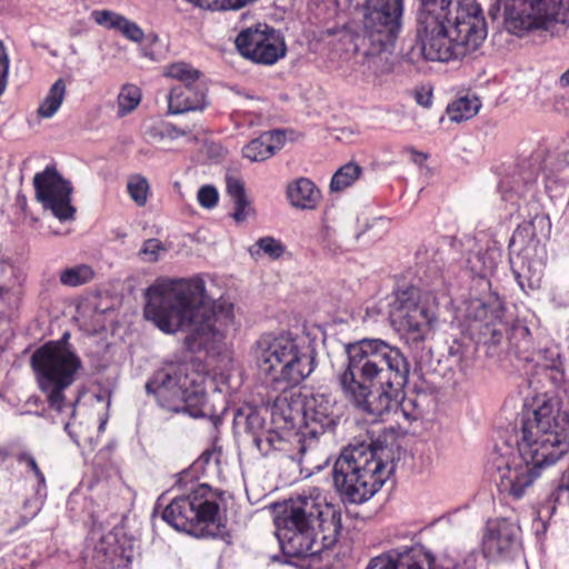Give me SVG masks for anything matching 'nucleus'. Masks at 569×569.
Instances as JSON below:
<instances>
[{
	"instance_id": "obj_1",
	"label": "nucleus",
	"mask_w": 569,
	"mask_h": 569,
	"mask_svg": "<svg viewBox=\"0 0 569 569\" xmlns=\"http://www.w3.org/2000/svg\"><path fill=\"white\" fill-rule=\"evenodd\" d=\"M513 432L515 446L496 443L486 469L500 492L520 499L569 450V393H533Z\"/></svg>"
},
{
	"instance_id": "obj_2",
	"label": "nucleus",
	"mask_w": 569,
	"mask_h": 569,
	"mask_svg": "<svg viewBox=\"0 0 569 569\" xmlns=\"http://www.w3.org/2000/svg\"><path fill=\"white\" fill-rule=\"evenodd\" d=\"M144 298V318L163 333L188 332L190 348H210L233 323L232 305L212 303L199 277L158 278L146 289Z\"/></svg>"
},
{
	"instance_id": "obj_3",
	"label": "nucleus",
	"mask_w": 569,
	"mask_h": 569,
	"mask_svg": "<svg viewBox=\"0 0 569 569\" xmlns=\"http://www.w3.org/2000/svg\"><path fill=\"white\" fill-rule=\"evenodd\" d=\"M419 23L423 28L422 56L430 61L462 59L487 37L482 10L476 0H423Z\"/></svg>"
},
{
	"instance_id": "obj_4",
	"label": "nucleus",
	"mask_w": 569,
	"mask_h": 569,
	"mask_svg": "<svg viewBox=\"0 0 569 569\" xmlns=\"http://www.w3.org/2000/svg\"><path fill=\"white\" fill-rule=\"evenodd\" d=\"M348 366L339 380L345 391H402L410 365L398 347L382 339L365 338L346 347Z\"/></svg>"
},
{
	"instance_id": "obj_5",
	"label": "nucleus",
	"mask_w": 569,
	"mask_h": 569,
	"mask_svg": "<svg viewBox=\"0 0 569 569\" xmlns=\"http://www.w3.org/2000/svg\"><path fill=\"white\" fill-rule=\"evenodd\" d=\"M325 499L318 488H312L290 498L274 509L276 536L282 552L288 557L306 558L330 548L337 538V530L323 535L318 541L316 526H322Z\"/></svg>"
},
{
	"instance_id": "obj_6",
	"label": "nucleus",
	"mask_w": 569,
	"mask_h": 569,
	"mask_svg": "<svg viewBox=\"0 0 569 569\" xmlns=\"http://www.w3.org/2000/svg\"><path fill=\"white\" fill-rule=\"evenodd\" d=\"M393 472L385 449L370 445L348 446L333 466V482L341 497L351 503L372 498Z\"/></svg>"
},
{
	"instance_id": "obj_7",
	"label": "nucleus",
	"mask_w": 569,
	"mask_h": 569,
	"mask_svg": "<svg viewBox=\"0 0 569 569\" xmlns=\"http://www.w3.org/2000/svg\"><path fill=\"white\" fill-rule=\"evenodd\" d=\"M260 373L287 389L298 387L315 369V352L306 338L290 333L262 335L252 347Z\"/></svg>"
},
{
	"instance_id": "obj_8",
	"label": "nucleus",
	"mask_w": 569,
	"mask_h": 569,
	"mask_svg": "<svg viewBox=\"0 0 569 569\" xmlns=\"http://www.w3.org/2000/svg\"><path fill=\"white\" fill-rule=\"evenodd\" d=\"M162 519L176 530L198 538H218L226 531L220 507L204 483L198 485L190 496L173 499L163 510Z\"/></svg>"
},
{
	"instance_id": "obj_9",
	"label": "nucleus",
	"mask_w": 569,
	"mask_h": 569,
	"mask_svg": "<svg viewBox=\"0 0 569 569\" xmlns=\"http://www.w3.org/2000/svg\"><path fill=\"white\" fill-rule=\"evenodd\" d=\"M437 310L438 301L433 293L407 287L395 293L389 305V319L408 342L419 343L437 321Z\"/></svg>"
},
{
	"instance_id": "obj_10",
	"label": "nucleus",
	"mask_w": 569,
	"mask_h": 569,
	"mask_svg": "<svg viewBox=\"0 0 569 569\" xmlns=\"http://www.w3.org/2000/svg\"><path fill=\"white\" fill-rule=\"evenodd\" d=\"M346 1L362 8V42L369 47L365 54L376 56L391 49L400 31L403 0Z\"/></svg>"
},
{
	"instance_id": "obj_11",
	"label": "nucleus",
	"mask_w": 569,
	"mask_h": 569,
	"mask_svg": "<svg viewBox=\"0 0 569 569\" xmlns=\"http://www.w3.org/2000/svg\"><path fill=\"white\" fill-rule=\"evenodd\" d=\"M501 9L506 29L520 36L530 30H551L556 24L566 23L569 0H497V12Z\"/></svg>"
},
{
	"instance_id": "obj_12",
	"label": "nucleus",
	"mask_w": 569,
	"mask_h": 569,
	"mask_svg": "<svg viewBox=\"0 0 569 569\" xmlns=\"http://www.w3.org/2000/svg\"><path fill=\"white\" fill-rule=\"evenodd\" d=\"M31 366L41 389L63 391L74 381L81 361L64 345L48 342L33 352Z\"/></svg>"
},
{
	"instance_id": "obj_13",
	"label": "nucleus",
	"mask_w": 569,
	"mask_h": 569,
	"mask_svg": "<svg viewBox=\"0 0 569 569\" xmlns=\"http://www.w3.org/2000/svg\"><path fill=\"white\" fill-rule=\"evenodd\" d=\"M475 553L468 555L462 562L443 556L436 559L422 546L391 550L372 558L366 569H476Z\"/></svg>"
},
{
	"instance_id": "obj_14",
	"label": "nucleus",
	"mask_w": 569,
	"mask_h": 569,
	"mask_svg": "<svg viewBox=\"0 0 569 569\" xmlns=\"http://www.w3.org/2000/svg\"><path fill=\"white\" fill-rule=\"evenodd\" d=\"M236 47L246 59L264 66L274 64L287 52L281 33L262 23L242 30L236 38Z\"/></svg>"
},
{
	"instance_id": "obj_15",
	"label": "nucleus",
	"mask_w": 569,
	"mask_h": 569,
	"mask_svg": "<svg viewBox=\"0 0 569 569\" xmlns=\"http://www.w3.org/2000/svg\"><path fill=\"white\" fill-rule=\"evenodd\" d=\"M36 199L44 210L60 221L73 220L76 208L71 204L72 186L53 167H47L33 178Z\"/></svg>"
},
{
	"instance_id": "obj_16",
	"label": "nucleus",
	"mask_w": 569,
	"mask_h": 569,
	"mask_svg": "<svg viewBox=\"0 0 569 569\" xmlns=\"http://www.w3.org/2000/svg\"><path fill=\"white\" fill-rule=\"evenodd\" d=\"M481 547L483 556L490 560L511 557L520 548V527L506 518L489 520L482 535Z\"/></svg>"
},
{
	"instance_id": "obj_17",
	"label": "nucleus",
	"mask_w": 569,
	"mask_h": 569,
	"mask_svg": "<svg viewBox=\"0 0 569 569\" xmlns=\"http://www.w3.org/2000/svg\"><path fill=\"white\" fill-rule=\"evenodd\" d=\"M348 401L371 422L391 417L393 393H346Z\"/></svg>"
},
{
	"instance_id": "obj_18",
	"label": "nucleus",
	"mask_w": 569,
	"mask_h": 569,
	"mask_svg": "<svg viewBox=\"0 0 569 569\" xmlns=\"http://www.w3.org/2000/svg\"><path fill=\"white\" fill-rule=\"evenodd\" d=\"M160 407L172 412H184L192 418L208 415L206 393H154Z\"/></svg>"
},
{
	"instance_id": "obj_19",
	"label": "nucleus",
	"mask_w": 569,
	"mask_h": 569,
	"mask_svg": "<svg viewBox=\"0 0 569 569\" xmlns=\"http://www.w3.org/2000/svg\"><path fill=\"white\" fill-rule=\"evenodd\" d=\"M206 106V93L196 84L176 86L168 94V110L171 114L203 110Z\"/></svg>"
},
{
	"instance_id": "obj_20",
	"label": "nucleus",
	"mask_w": 569,
	"mask_h": 569,
	"mask_svg": "<svg viewBox=\"0 0 569 569\" xmlns=\"http://www.w3.org/2000/svg\"><path fill=\"white\" fill-rule=\"evenodd\" d=\"M533 250L535 248L528 246L521 250L516 260L511 261L513 264V273L521 289H525L526 286L530 289L540 286L543 261L542 257H532Z\"/></svg>"
},
{
	"instance_id": "obj_21",
	"label": "nucleus",
	"mask_w": 569,
	"mask_h": 569,
	"mask_svg": "<svg viewBox=\"0 0 569 569\" xmlns=\"http://www.w3.org/2000/svg\"><path fill=\"white\" fill-rule=\"evenodd\" d=\"M94 22L106 29L119 32L127 40L141 43L146 36L138 23L111 10H94L91 13Z\"/></svg>"
},
{
	"instance_id": "obj_22",
	"label": "nucleus",
	"mask_w": 569,
	"mask_h": 569,
	"mask_svg": "<svg viewBox=\"0 0 569 569\" xmlns=\"http://www.w3.org/2000/svg\"><path fill=\"white\" fill-rule=\"evenodd\" d=\"M193 387V381L186 373V367L171 365L154 372L146 383V391H190Z\"/></svg>"
},
{
	"instance_id": "obj_23",
	"label": "nucleus",
	"mask_w": 569,
	"mask_h": 569,
	"mask_svg": "<svg viewBox=\"0 0 569 569\" xmlns=\"http://www.w3.org/2000/svg\"><path fill=\"white\" fill-rule=\"evenodd\" d=\"M284 143V136L280 130L267 131L252 139L242 149V154L250 161H264L272 157Z\"/></svg>"
},
{
	"instance_id": "obj_24",
	"label": "nucleus",
	"mask_w": 569,
	"mask_h": 569,
	"mask_svg": "<svg viewBox=\"0 0 569 569\" xmlns=\"http://www.w3.org/2000/svg\"><path fill=\"white\" fill-rule=\"evenodd\" d=\"M286 193L289 203L301 210H313L321 200V191L308 178H298L290 182Z\"/></svg>"
},
{
	"instance_id": "obj_25",
	"label": "nucleus",
	"mask_w": 569,
	"mask_h": 569,
	"mask_svg": "<svg viewBox=\"0 0 569 569\" xmlns=\"http://www.w3.org/2000/svg\"><path fill=\"white\" fill-rule=\"evenodd\" d=\"M226 183L227 192L234 204L232 217L237 222H243L254 214V209L246 194L244 186L242 181L236 177H227Z\"/></svg>"
},
{
	"instance_id": "obj_26",
	"label": "nucleus",
	"mask_w": 569,
	"mask_h": 569,
	"mask_svg": "<svg viewBox=\"0 0 569 569\" xmlns=\"http://www.w3.org/2000/svg\"><path fill=\"white\" fill-rule=\"evenodd\" d=\"M66 83L58 79L49 89L48 93L38 107L37 114L42 119L52 118L60 109L66 97Z\"/></svg>"
},
{
	"instance_id": "obj_27",
	"label": "nucleus",
	"mask_w": 569,
	"mask_h": 569,
	"mask_svg": "<svg viewBox=\"0 0 569 569\" xmlns=\"http://www.w3.org/2000/svg\"><path fill=\"white\" fill-rule=\"evenodd\" d=\"M480 107L477 97H461L448 104L447 114L452 122H461L475 117Z\"/></svg>"
},
{
	"instance_id": "obj_28",
	"label": "nucleus",
	"mask_w": 569,
	"mask_h": 569,
	"mask_svg": "<svg viewBox=\"0 0 569 569\" xmlns=\"http://www.w3.org/2000/svg\"><path fill=\"white\" fill-rule=\"evenodd\" d=\"M301 393H291L288 397V393L279 395L271 407V415L273 417L280 416L284 422H291L295 420L296 415H299L301 409L300 403Z\"/></svg>"
},
{
	"instance_id": "obj_29",
	"label": "nucleus",
	"mask_w": 569,
	"mask_h": 569,
	"mask_svg": "<svg viewBox=\"0 0 569 569\" xmlns=\"http://www.w3.org/2000/svg\"><path fill=\"white\" fill-rule=\"evenodd\" d=\"M362 168L356 162H348L340 167L331 178L330 191L341 192L350 188L361 176Z\"/></svg>"
},
{
	"instance_id": "obj_30",
	"label": "nucleus",
	"mask_w": 569,
	"mask_h": 569,
	"mask_svg": "<svg viewBox=\"0 0 569 569\" xmlns=\"http://www.w3.org/2000/svg\"><path fill=\"white\" fill-rule=\"evenodd\" d=\"M419 393H393L395 410L391 417H403L405 420L411 421L417 420L421 410L419 408Z\"/></svg>"
},
{
	"instance_id": "obj_31",
	"label": "nucleus",
	"mask_w": 569,
	"mask_h": 569,
	"mask_svg": "<svg viewBox=\"0 0 569 569\" xmlns=\"http://www.w3.org/2000/svg\"><path fill=\"white\" fill-rule=\"evenodd\" d=\"M141 98L142 94L139 87L132 83L123 84L117 97L118 117L122 118L136 110L141 102Z\"/></svg>"
},
{
	"instance_id": "obj_32",
	"label": "nucleus",
	"mask_w": 569,
	"mask_h": 569,
	"mask_svg": "<svg viewBox=\"0 0 569 569\" xmlns=\"http://www.w3.org/2000/svg\"><path fill=\"white\" fill-rule=\"evenodd\" d=\"M94 271L89 264H76L60 272L59 280L62 286L74 288L90 282Z\"/></svg>"
},
{
	"instance_id": "obj_33",
	"label": "nucleus",
	"mask_w": 569,
	"mask_h": 569,
	"mask_svg": "<svg viewBox=\"0 0 569 569\" xmlns=\"http://www.w3.org/2000/svg\"><path fill=\"white\" fill-rule=\"evenodd\" d=\"M0 271L6 282L4 286L0 284V296L21 288L26 281V273L23 270L10 261H1Z\"/></svg>"
},
{
	"instance_id": "obj_34",
	"label": "nucleus",
	"mask_w": 569,
	"mask_h": 569,
	"mask_svg": "<svg viewBox=\"0 0 569 569\" xmlns=\"http://www.w3.org/2000/svg\"><path fill=\"white\" fill-rule=\"evenodd\" d=\"M163 76L190 86L200 78V71L187 62L178 61L167 66Z\"/></svg>"
},
{
	"instance_id": "obj_35",
	"label": "nucleus",
	"mask_w": 569,
	"mask_h": 569,
	"mask_svg": "<svg viewBox=\"0 0 569 569\" xmlns=\"http://www.w3.org/2000/svg\"><path fill=\"white\" fill-rule=\"evenodd\" d=\"M286 247L283 243L273 237L259 238L254 246L249 249L252 257H259L261 253L268 256L270 259H279L284 253Z\"/></svg>"
},
{
	"instance_id": "obj_36",
	"label": "nucleus",
	"mask_w": 569,
	"mask_h": 569,
	"mask_svg": "<svg viewBox=\"0 0 569 569\" xmlns=\"http://www.w3.org/2000/svg\"><path fill=\"white\" fill-rule=\"evenodd\" d=\"M46 497V488L38 493V489L36 490V497L26 499L22 506L20 513L17 517V521L14 522V528H19L24 526L28 521L37 516L40 511L43 498Z\"/></svg>"
},
{
	"instance_id": "obj_37",
	"label": "nucleus",
	"mask_w": 569,
	"mask_h": 569,
	"mask_svg": "<svg viewBox=\"0 0 569 569\" xmlns=\"http://www.w3.org/2000/svg\"><path fill=\"white\" fill-rule=\"evenodd\" d=\"M127 191L137 206L143 207L148 200L149 182L142 176L133 174L128 179Z\"/></svg>"
},
{
	"instance_id": "obj_38",
	"label": "nucleus",
	"mask_w": 569,
	"mask_h": 569,
	"mask_svg": "<svg viewBox=\"0 0 569 569\" xmlns=\"http://www.w3.org/2000/svg\"><path fill=\"white\" fill-rule=\"evenodd\" d=\"M91 425L88 422L77 421L74 418L72 421H68L64 425V430L68 432L71 440L77 445L81 446V442L93 446V438L90 433Z\"/></svg>"
},
{
	"instance_id": "obj_39",
	"label": "nucleus",
	"mask_w": 569,
	"mask_h": 569,
	"mask_svg": "<svg viewBox=\"0 0 569 569\" xmlns=\"http://www.w3.org/2000/svg\"><path fill=\"white\" fill-rule=\"evenodd\" d=\"M26 399L19 398V393H0L1 399L8 402L18 413H33L36 412L32 407L39 402V397L34 395L23 393Z\"/></svg>"
},
{
	"instance_id": "obj_40",
	"label": "nucleus",
	"mask_w": 569,
	"mask_h": 569,
	"mask_svg": "<svg viewBox=\"0 0 569 569\" xmlns=\"http://www.w3.org/2000/svg\"><path fill=\"white\" fill-rule=\"evenodd\" d=\"M166 251L167 248L160 240L151 238L143 241L138 251V257L144 262L153 263L157 262Z\"/></svg>"
},
{
	"instance_id": "obj_41",
	"label": "nucleus",
	"mask_w": 569,
	"mask_h": 569,
	"mask_svg": "<svg viewBox=\"0 0 569 569\" xmlns=\"http://www.w3.org/2000/svg\"><path fill=\"white\" fill-rule=\"evenodd\" d=\"M549 502L552 503L549 512H553L557 506H569V470L562 477L561 482L549 495Z\"/></svg>"
},
{
	"instance_id": "obj_42",
	"label": "nucleus",
	"mask_w": 569,
	"mask_h": 569,
	"mask_svg": "<svg viewBox=\"0 0 569 569\" xmlns=\"http://www.w3.org/2000/svg\"><path fill=\"white\" fill-rule=\"evenodd\" d=\"M17 460L20 465H24L38 480V493L46 487V478L40 470L34 457L30 452H21L17 456Z\"/></svg>"
},
{
	"instance_id": "obj_43",
	"label": "nucleus",
	"mask_w": 569,
	"mask_h": 569,
	"mask_svg": "<svg viewBox=\"0 0 569 569\" xmlns=\"http://www.w3.org/2000/svg\"><path fill=\"white\" fill-rule=\"evenodd\" d=\"M49 407L57 410L58 412L70 413L74 416V402L78 398L66 400L64 393H46Z\"/></svg>"
},
{
	"instance_id": "obj_44",
	"label": "nucleus",
	"mask_w": 569,
	"mask_h": 569,
	"mask_svg": "<svg viewBox=\"0 0 569 569\" xmlns=\"http://www.w3.org/2000/svg\"><path fill=\"white\" fill-rule=\"evenodd\" d=\"M198 7H211L216 4L221 10H237L256 0H188Z\"/></svg>"
},
{
	"instance_id": "obj_45",
	"label": "nucleus",
	"mask_w": 569,
	"mask_h": 569,
	"mask_svg": "<svg viewBox=\"0 0 569 569\" xmlns=\"http://www.w3.org/2000/svg\"><path fill=\"white\" fill-rule=\"evenodd\" d=\"M331 393H311V400L307 402V406H311V402L317 406L316 413L323 417L335 416L333 406H329Z\"/></svg>"
},
{
	"instance_id": "obj_46",
	"label": "nucleus",
	"mask_w": 569,
	"mask_h": 569,
	"mask_svg": "<svg viewBox=\"0 0 569 569\" xmlns=\"http://www.w3.org/2000/svg\"><path fill=\"white\" fill-rule=\"evenodd\" d=\"M197 199L202 208L212 209L218 203L219 193L217 188L211 184H206L198 190Z\"/></svg>"
},
{
	"instance_id": "obj_47",
	"label": "nucleus",
	"mask_w": 569,
	"mask_h": 569,
	"mask_svg": "<svg viewBox=\"0 0 569 569\" xmlns=\"http://www.w3.org/2000/svg\"><path fill=\"white\" fill-rule=\"evenodd\" d=\"M264 418L257 410H251L246 417V431L251 437L260 435L264 430Z\"/></svg>"
},
{
	"instance_id": "obj_48",
	"label": "nucleus",
	"mask_w": 569,
	"mask_h": 569,
	"mask_svg": "<svg viewBox=\"0 0 569 569\" xmlns=\"http://www.w3.org/2000/svg\"><path fill=\"white\" fill-rule=\"evenodd\" d=\"M9 57L3 42L0 40V96L4 92L8 81Z\"/></svg>"
},
{
	"instance_id": "obj_49",
	"label": "nucleus",
	"mask_w": 569,
	"mask_h": 569,
	"mask_svg": "<svg viewBox=\"0 0 569 569\" xmlns=\"http://www.w3.org/2000/svg\"><path fill=\"white\" fill-rule=\"evenodd\" d=\"M17 517L16 508L7 501L0 500V526L11 525L14 528Z\"/></svg>"
},
{
	"instance_id": "obj_50",
	"label": "nucleus",
	"mask_w": 569,
	"mask_h": 569,
	"mask_svg": "<svg viewBox=\"0 0 569 569\" xmlns=\"http://www.w3.org/2000/svg\"><path fill=\"white\" fill-rule=\"evenodd\" d=\"M267 437L266 442V455H268L271 450H280L282 449V443L284 442L283 436L273 429H268L264 432Z\"/></svg>"
},
{
	"instance_id": "obj_51",
	"label": "nucleus",
	"mask_w": 569,
	"mask_h": 569,
	"mask_svg": "<svg viewBox=\"0 0 569 569\" xmlns=\"http://www.w3.org/2000/svg\"><path fill=\"white\" fill-rule=\"evenodd\" d=\"M542 377L550 381L552 388H559L563 380V372L558 367L551 366L542 370Z\"/></svg>"
},
{
	"instance_id": "obj_52",
	"label": "nucleus",
	"mask_w": 569,
	"mask_h": 569,
	"mask_svg": "<svg viewBox=\"0 0 569 569\" xmlns=\"http://www.w3.org/2000/svg\"><path fill=\"white\" fill-rule=\"evenodd\" d=\"M416 102L423 107L429 108L432 104V91L427 88H420L416 90Z\"/></svg>"
},
{
	"instance_id": "obj_53",
	"label": "nucleus",
	"mask_w": 569,
	"mask_h": 569,
	"mask_svg": "<svg viewBox=\"0 0 569 569\" xmlns=\"http://www.w3.org/2000/svg\"><path fill=\"white\" fill-rule=\"evenodd\" d=\"M301 452H302V463L307 465V466H310V473H313V472H319L323 469V467L329 462V458L328 457H325L322 462H319L315 466H311L312 465V457H311V453H306L305 451V448L302 447L301 449Z\"/></svg>"
},
{
	"instance_id": "obj_54",
	"label": "nucleus",
	"mask_w": 569,
	"mask_h": 569,
	"mask_svg": "<svg viewBox=\"0 0 569 569\" xmlns=\"http://www.w3.org/2000/svg\"><path fill=\"white\" fill-rule=\"evenodd\" d=\"M190 130H184L172 124H167L160 136L162 137L163 134H167L172 139H177L179 137L187 136Z\"/></svg>"
},
{
	"instance_id": "obj_55",
	"label": "nucleus",
	"mask_w": 569,
	"mask_h": 569,
	"mask_svg": "<svg viewBox=\"0 0 569 569\" xmlns=\"http://www.w3.org/2000/svg\"><path fill=\"white\" fill-rule=\"evenodd\" d=\"M140 53L142 57L151 61H159L161 59V54L159 51L156 50V47L142 46L140 49Z\"/></svg>"
},
{
	"instance_id": "obj_56",
	"label": "nucleus",
	"mask_w": 569,
	"mask_h": 569,
	"mask_svg": "<svg viewBox=\"0 0 569 569\" xmlns=\"http://www.w3.org/2000/svg\"><path fill=\"white\" fill-rule=\"evenodd\" d=\"M266 430H268L267 428L264 430H262L260 432V435H257L254 436L252 440L253 445L256 446V448L262 453V455H266V442H267V437L264 436V432Z\"/></svg>"
},
{
	"instance_id": "obj_57",
	"label": "nucleus",
	"mask_w": 569,
	"mask_h": 569,
	"mask_svg": "<svg viewBox=\"0 0 569 569\" xmlns=\"http://www.w3.org/2000/svg\"><path fill=\"white\" fill-rule=\"evenodd\" d=\"M496 264L492 257H488V262L483 261V268L479 270L480 276H487L488 273H491L495 269Z\"/></svg>"
},
{
	"instance_id": "obj_58",
	"label": "nucleus",
	"mask_w": 569,
	"mask_h": 569,
	"mask_svg": "<svg viewBox=\"0 0 569 569\" xmlns=\"http://www.w3.org/2000/svg\"><path fill=\"white\" fill-rule=\"evenodd\" d=\"M558 84L561 88L569 87V68L560 76Z\"/></svg>"
},
{
	"instance_id": "obj_59",
	"label": "nucleus",
	"mask_w": 569,
	"mask_h": 569,
	"mask_svg": "<svg viewBox=\"0 0 569 569\" xmlns=\"http://www.w3.org/2000/svg\"><path fill=\"white\" fill-rule=\"evenodd\" d=\"M146 40L147 43L144 46L156 47L159 43L160 38L157 33H150L147 36Z\"/></svg>"
},
{
	"instance_id": "obj_60",
	"label": "nucleus",
	"mask_w": 569,
	"mask_h": 569,
	"mask_svg": "<svg viewBox=\"0 0 569 569\" xmlns=\"http://www.w3.org/2000/svg\"><path fill=\"white\" fill-rule=\"evenodd\" d=\"M375 223L379 227H382V228H387L388 226V220H386L385 218L380 217V218H377L375 220Z\"/></svg>"
},
{
	"instance_id": "obj_61",
	"label": "nucleus",
	"mask_w": 569,
	"mask_h": 569,
	"mask_svg": "<svg viewBox=\"0 0 569 569\" xmlns=\"http://www.w3.org/2000/svg\"><path fill=\"white\" fill-rule=\"evenodd\" d=\"M501 337H502V335L500 332L493 330V332H492V341L495 343H499Z\"/></svg>"
},
{
	"instance_id": "obj_62",
	"label": "nucleus",
	"mask_w": 569,
	"mask_h": 569,
	"mask_svg": "<svg viewBox=\"0 0 569 569\" xmlns=\"http://www.w3.org/2000/svg\"><path fill=\"white\" fill-rule=\"evenodd\" d=\"M107 425V418H101L98 427L99 432H103Z\"/></svg>"
},
{
	"instance_id": "obj_63",
	"label": "nucleus",
	"mask_w": 569,
	"mask_h": 569,
	"mask_svg": "<svg viewBox=\"0 0 569 569\" xmlns=\"http://www.w3.org/2000/svg\"><path fill=\"white\" fill-rule=\"evenodd\" d=\"M498 14L499 12H497V2L491 7L490 9V16L492 17V19H497L498 18Z\"/></svg>"
},
{
	"instance_id": "obj_64",
	"label": "nucleus",
	"mask_w": 569,
	"mask_h": 569,
	"mask_svg": "<svg viewBox=\"0 0 569 569\" xmlns=\"http://www.w3.org/2000/svg\"><path fill=\"white\" fill-rule=\"evenodd\" d=\"M8 456H9V453L4 449H0V459L1 460H4Z\"/></svg>"
}]
</instances>
